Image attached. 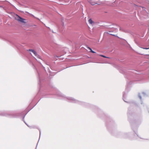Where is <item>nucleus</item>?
<instances>
[{
	"mask_svg": "<svg viewBox=\"0 0 149 149\" xmlns=\"http://www.w3.org/2000/svg\"><path fill=\"white\" fill-rule=\"evenodd\" d=\"M100 56H101L103 57L104 58H108V57H107L103 55H100Z\"/></svg>",
	"mask_w": 149,
	"mask_h": 149,
	"instance_id": "6",
	"label": "nucleus"
},
{
	"mask_svg": "<svg viewBox=\"0 0 149 149\" xmlns=\"http://www.w3.org/2000/svg\"><path fill=\"white\" fill-rule=\"evenodd\" d=\"M145 58H149V57H147V56H146V57H145Z\"/></svg>",
	"mask_w": 149,
	"mask_h": 149,
	"instance_id": "8",
	"label": "nucleus"
},
{
	"mask_svg": "<svg viewBox=\"0 0 149 149\" xmlns=\"http://www.w3.org/2000/svg\"><path fill=\"white\" fill-rule=\"evenodd\" d=\"M87 48L89 50H90V52H92V53H96V52H95L93 51L91 48H90V47H87Z\"/></svg>",
	"mask_w": 149,
	"mask_h": 149,
	"instance_id": "4",
	"label": "nucleus"
},
{
	"mask_svg": "<svg viewBox=\"0 0 149 149\" xmlns=\"http://www.w3.org/2000/svg\"><path fill=\"white\" fill-rule=\"evenodd\" d=\"M146 56H148V55H149H149H146Z\"/></svg>",
	"mask_w": 149,
	"mask_h": 149,
	"instance_id": "9",
	"label": "nucleus"
},
{
	"mask_svg": "<svg viewBox=\"0 0 149 149\" xmlns=\"http://www.w3.org/2000/svg\"><path fill=\"white\" fill-rule=\"evenodd\" d=\"M144 49H149V48H143Z\"/></svg>",
	"mask_w": 149,
	"mask_h": 149,
	"instance_id": "7",
	"label": "nucleus"
},
{
	"mask_svg": "<svg viewBox=\"0 0 149 149\" xmlns=\"http://www.w3.org/2000/svg\"><path fill=\"white\" fill-rule=\"evenodd\" d=\"M87 48L89 50H90V52H92V53H96V52H95L93 51L91 48H90V47H87Z\"/></svg>",
	"mask_w": 149,
	"mask_h": 149,
	"instance_id": "3",
	"label": "nucleus"
},
{
	"mask_svg": "<svg viewBox=\"0 0 149 149\" xmlns=\"http://www.w3.org/2000/svg\"><path fill=\"white\" fill-rule=\"evenodd\" d=\"M28 51L32 52V53H33V54L35 55V56H36L37 55V53L36 52L34 51L33 50L29 49L28 50Z\"/></svg>",
	"mask_w": 149,
	"mask_h": 149,
	"instance_id": "2",
	"label": "nucleus"
},
{
	"mask_svg": "<svg viewBox=\"0 0 149 149\" xmlns=\"http://www.w3.org/2000/svg\"><path fill=\"white\" fill-rule=\"evenodd\" d=\"M89 23L90 24H92L93 23V21L91 19H90L88 20Z\"/></svg>",
	"mask_w": 149,
	"mask_h": 149,
	"instance_id": "5",
	"label": "nucleus"
},
{
	"mask_svg": "<svg viewBox=\"0 0 149 149\" xmlns=\"http://www.w3.org/2000/svg\"><path fill=\"white\" fill-rule=\"evenodd\" d=\"M18 18L17 19V21L22 23L24 24L26 23V22L24 21L25 20V19L19 17V16H18Z\"/></svg>",
	"mask_w": 149,
	"mask_h": 149,
	"instance_id": "1",
	"label": "nucleus"
}]
</instances>
